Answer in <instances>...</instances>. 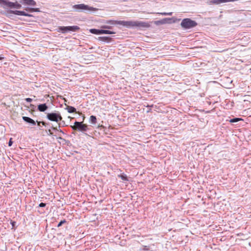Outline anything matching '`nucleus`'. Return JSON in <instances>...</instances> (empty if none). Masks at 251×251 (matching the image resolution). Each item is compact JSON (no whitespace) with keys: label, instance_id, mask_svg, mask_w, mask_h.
I'll list each match as a JSON object with an SVG mask.
<instances>
[{"label":"nucleus","instance_id":"obj_6","mask_svg":"<svg viewBox=\"0 0 251 251\" xmlns=\"http://www.w3.org/2000/svg\"><path fill=\"white\" fill-rule=\"evenodd\" d=\"M90 32L94 34H113L115 33L113 31L108 30H104V29H90L89 30Z\"/></svg>","mask_w":251,"mask_h":251},{"label":"nucleus","instance_id":"obj_28","mask_svg":"<svg viewBox=\"0 0 251 251\" xmlns=\"http://www.w3.org/2000/svg\"><path fill=\"white\" fill-rule=\"evenodd\" d=\"M102 28H110V27L107 25H102L101 27Z\"/></svg>","mask_w":251,"mask_h":251},{"label":"nucleus","instance_id":"obj_19","mask_svg":"<svg viewBox=\"0 0 251 251\" xmlns=\"http://www.w3.org/2000/svg\"><path fill=\"white\" fill-rule=\"evenodd\" d=\"M241 120H242V119L241 118H236L231 119L229 121V122L230 123H235V122H237L241 121Z\"/></svg>","mask_w":251,"mask_h":251},{"label":"nucleus","instance_id":"obj_31","mask_svg":"<svg viewBox=\"0 0 251 251\" xmlns=\"http://www.w3.org/2000/svg\"><path fill=\"white\" fill-rule=\"evenodd\" d=\"M49 131L50 132V135H52L53 134V133L51 132L50 129L49 130Z\"/></svg>","mask_w":251,"mask_h":251},{"label":"nucleus","instance_id":"obj_12","mask_svg":"<svg viewBox=\"0 0 251 251\" xmlns=\"http://www.w3.org/2000/svg\"><path fill=\"white\" fill-rule=\"evenodd\" d=\"M48 109L46 104H41L38 106V109L41 112H44Z\"/></svg>","mask_w":251,"mask_h":251},{"label":"nucleus","instance_id":"obj_5","mask_svg":"<svg viewBox=\"0 0 251 251\" xmlns=\"http://www.w3.org/2000/svg\"><path fill=\"white\" fill-rule=\"evenodd\" d=\"M74 8L78 10H85L91 11H96L98 9L93 7L89 6L88 5L84 4H76L73 6Z\"/></svg>","mask_w":251,"mask_h":251},{"label":"nucleus","instance_id":"obj_2","mask_svg":"<svg viewBox=\"0 0 251 251\" xmlns=\"http://www.w3.org/2000/svg\"><path fill=\"white\" fill-rule=\"evenodd\" d=\"M197 25V23L189 18L184 19L181 23V26L185 29H189L195 27Z\"/></svg>","mask_w":251,"mask_h":251},{"label":"nucleus","instance_id":"obj_34","mask_svg":"<svg viewBox=\"0 0 251 251\" xmlns=\"http://www.w3.org/2000/svg\"><path fill=\"white\" fill-rule=\"evenodd\" d=\"M63 99H64V101H67V100H66V99H65V98H64Z\"/></svg>","mask_w":251,"mask_h":251},{"label":"nucleus","instance_id":"obj_15","mask_svg":"<svg viewBox=\"0 0 251 251\" xmlns=\"http://www.w3.org/2000/svg\"><path fill=\"white\" fill-rule=\"evenodd\" d=\"M67 109L69 113L76 112V109L73 106H68L67 107Z\"/></svg>","mask_w":251,"mask_h":251},{"label":"nucleus","instance_id":"obj_8","mask_svg":"<svg viewBox=\"0 0 251 251\" xmlns=\"http://www.w3.org/2000/svg\"><path fill=\"white\" fill-rule=\"evenodd\" d=\"M179 19L177 20V19L173 17L172 18H166L160 22L161 24H165L166 23H176L177 21H179Z\"/></svg>","mask_w":251,"mask_h":251},{"label":"nucleus","instance_id":"obj_11","mask_svg":"<svg viewBox=\"0 0 251 251\" xmlns=\"http://www.w3.org/2000/svg\"><path fill=\"white\" fill-rule=\"evenodd\" d=\"M23 119L25 122L28 123L29 124H31L32 125H35V124H36L35 122L33 120H32V119H31L28 117L23 116Z\"/></svg>","mask_w":251,"mask_h":251},{"label":"nucleus","instance_id":"obj_27","mask_svg":"<svg viewBox=\"0 0 251 251\" xmlns=\"http://www.w3.org/2000/svg\"><path fill=\"white\" fill-rule=\"evenodd\" d=\"M25 100L27 101V102H30L32 101V99H30V98H26L25 99Z\"/></svg>","mask_w":251,"mask_h":251},{"label":"nucleus","instance_id":"obj_10","mask_svg":"<svg viewBox=\"0 0 251 251\" xmlns=\"http://www.w3.org/2000/svg\"><path fill=\"white\" fill-rule=\"evenodd\" d=\"M66 28L68 30V31L74 32L78 31L80 29L79 27L76 25L69 26Z\"/></svg>","mask_w":251,"mask_h":251},{"label":"nucleus","instance_id":"obj_4","mask_svg":"<svg viewBox=\"0 0 251 251\" xmlns=\"http://www.w3.org/2000/svg\"><path fill=\"white\" fill-rule=\"evenodd\" d=\"M47 118L53 122H58L62 120V118L59 113H50L47 115Z\"/></svg>","mask_w":251,"mask_h":251},{"label":"nucleus","instance_id":"obj_18","mask_svg":"<svg viewBox=\"0 0 251 251\" xmlns=\"http://www.w3.org/2000/svg\"><path fill=\"white\" fill-rule=\"evenodd\" d=\"M26 10L29 11L30 12H40L39 8H28V9H26Z\"/></svg>","mask_w":251,"mask_h":251},{"label":"nucleus","instance_id":"obj_7","mask_svg":"<svg viewBox=\"0 0 251 251\" xmlns=\"http://www.w3.org/2000/svg\"><path fill=\"white\" fill-rule=\"evenodd\" d=\"M11 13L17 15H21V16H27V17H31L32 16L31 15L26 13L25 12L22 11H18V10L12 11Z\"/></svg>","mask_w":251,"mask_h":251},{"label":"nucleus","instance_id":"obj_13","mask_svg":"<svg viewBox=\"0 0 251 251\" xmlns=\"http://www.w3.org/2000/svg\"><path fill=\"white\" fill-rule=\"evenodd\" d=\"M99 40L100 41H101L103 42H109L111 41L112 38L110 37L103 36V37H99Z\"/></svg>","mask_w":251,"mask_h":251},{"label":"nucleus","instance_id":"obj_20","mask_svg":"<svg viewBox=\"0 0 251 251\" xmlns=\"http://www.w3.org/2000/svg\"><path fill=\"white\" fill-rule=\"evenodd\" d=\"M118 177H120L123 180H127L126 176L124 175H119Z\"/></svg>","mask_w":251,"mask_h":251},{"label":"nucleus","instance_id":"obj_33","mask_svg":"<svg viewBox=\"0 0 251 251\" xmlns=\"http://www.w3.org/2000/svg\"><path fill=\"white\" fill-rule=\"evenodd\" d=\"M3 59V57H0V60H2Z\"/></svg>","mask_w":251,"mask_h":251},{"label":"nucleus","instance_id":"obj_1","mask_svg":"<svg viewBox=\"0 0 251 251\" xmlns=\"http://www.w3.org/2000/svg\"><path fill=\"white\" fill-rule=\"evenodd\" d=\"M119 25L126 28H148L150 27V24L149 23L139 21H119Z\"/></svg>","mask_w":251,"mask_h":251},{"label":"nucleus","instance_id":"obj_16","mask_svg":"<svg viewBox=\"0 0 251 251\" xmlns=\"http://www.w3.org/2000/svg\"><path fill=\"white\" fill-rule=\"evenodd\" d=\"M90 122L93 124H96L97 123V118L96 117L93 115H92L90 117Z\"/></svg>","mask_w":251,"mask_h":251},{"label":"nucleus","instance_id":"obj_3","mask_svg":"<svg viewBox=\"0 0 251 251\" xmlns=\"http://www.w3.org/2000/svg\"><path fill=\"white\" fill-rule=\"evenodd\" d=\"M72 128L74 130H77L81 132H85L88 130V126L84 124L83 122H75L74 125L71 126Z\"/></svg>","mask_w":251,"mask_h":251},{"label":"nucleus","instance_id":"obj_29","mask_svg":"<svg viewBox=\"0 0 251 251\" xmlns=\"http://www.w3.org/2000/svg\"><path fill=\"white\" fill-rule=\"evenodd\" d=\"M11 224L13 226V227L15 226V224H16V222H14V221H11Z\"/></svg>","mask_w":251,"mask_h":251},{"label":"nucleus","instance_id":"obj_22","mask_svg":"<svg viewBox=\"0 0 251 251\" xmlns=\"http://www.w3.org/2000/svg\"><path fill=\"white\" fill-rule=\"evenodd\" d=\"M66 222V220H62L61 221V222H59V223L57 225V227H60V226H62V225L63 224H64Z\"/></svg>","mask_w":251,"mask_h":251},{"label":"nucleus","instance_id":"obj_32","mask_svg":"<svg viewBox=\"0 0 251 251\" xmlns=\"http://www.w3.org/2000/svg\"><path fill=\"white\" fill-rule=\"evenodd\" d=\"M37 124H38V126H40V124H41V122H37Z\"/></svg>","mask_w":251,"mask_h":251},{"label":"nucleus","instance_id":"obj_23","mask_svg":"<svg viewBox=\"0 0 251 251\" xmlns=\"http://www.w3.org/2000/svg\"><path fill=\"white\" fill-rule=\"evenodd\" d=\"M53 130H56L58 132L62 133H64L60 129H57V127H52Z\"/></svg>","mask_w":251,"mask_h":251},{"label":"nucleus","instance_id":"obj_24","mask_svg":"<svg viewBox=\"0 0 251 251\" xmlns=\"http://www.w3.org/2000/svg\"><path fill=\"white\" fill-rule=\"evenodd\" d=\"M160 14L162 15H171L172 13V12H170V13L163 12V13H160Z\"/></svg>","mask_w":251,"mask_h":251},{"label":"nucleus","instance_id":"obj_30","mask_svg":"<svg viewBox=\"0 0 251 251\" xmlns=\"http://www.w3.org/2000/svg\"><path fill=\"white\" fill-rule=\"evenodd\" d=\"M41 124H42L43 126H46V123L44 122H41Z\"/></svg>","mask_w":251,"mask_h":251},{"label":"nucleus","instance_id":"obj_14","mask_svg":"<svg viewBox=\"0 0 251 251\" xmlns=\"http://www.w3.org/2000/svg\"><path fill=\"white\" fill-rule=\"evenodd\" d=\"M105 23L109 25H119V21L117 20H108L105 22Z\"/></svg>","mask_w":251,"mask_h":251},{"label":"nucleus","instance_id":"obj_9","mask_svg":"<svg viewBox=\"0 0 251 251\" xmlns=\"http://www.w3.org/2000/svg\"><path fill=\"white\" fill-rule=\"evenodd\" d=\"M3 4L10 8H14V2L9 1L8 0H0V4Z\"/></svg>","mask_w":251,"mask_h":251},{"label":"nucleus","instance_id":"obj_26","mask_svg":"<svg viewBox=\"0 0 251 251\" xmlns=\"http://www.w3.org/2000/svg\"><path fill=\"white\" fill-rule=\"evenodd\" d=\"M45 206H46V203H45L41 202L39 204L40 207H45Z\"/></svg>","mask_w":251,"mask_h":251},{"label":"nucleus","instance_id":"obj_25","mask_svg":"<svg viewBox=\"0 0 251 251\" xmlns=\"http://www.w3.org/2000/svg\"><path fill=\"white\" fill-rule=\"evenodd\" d=\"M12 138H10V140H9V141L8 142V146H11L12 145V143H13V142L12 141Z\"/></svg>","mask_w":251,"mask_h":251},{"label":"nucleus","instance_id":"obj_21","mask_svg":"<svg viewBox=\"0 0 251 251\" xmlns=\"http://www.w3.org/2000/svg\"><path fill=\"white\" fill-rule=\"evenodd\" d=\"M21 7V5L17 2H14V8H20Z\"/></svg>","mask_w":251,"mask_h":251},{"label":"nucleus","instance_id":"obj_17","mask_svg":"<svg viewBox=\"0 0 251 251\" xmlns=\"http://www.w3.org/2000/svg\"><path fill=\"white\" fill-rule=\"evenodd\" d=\"M67 26H59L58 29L59 31H62L63 33L66 32L68 31V30L66 28Z\"/></svg>","mask_w":251,"mask_h":251}]
</instances>
